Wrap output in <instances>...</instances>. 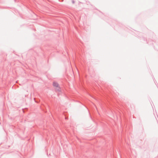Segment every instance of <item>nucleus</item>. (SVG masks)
<instances>
[{"label":"nucleus","instance_id":"1","mask_svg":"<svg viewBox=\"0 0 158 158\" xmlns=\"http://www.w3.org/2000/svg\"><path fill=\"white\" fill-rule=\"evenodd\" d=\"M53 85L54 87H55V88H56V89H58V90L59 91L60 90V88L59 87V85L56 82H54L53 83Z\"/></svg>","mask_w":158,"mask_h":158},{"label":"nucleus","instance_id":"2","mask_svg":"<svg viewBox=\"0 0 158 158\" xmlns=\"http://www.w3.org/2000/svg\"><path fill=\"white\" fill-rule=\"evenodd\" d=\"M72 2L73 3H74V1L73 0L72 1Z\"/></svg>","mask_w":158,"mask_h":158}]
</instances>
